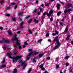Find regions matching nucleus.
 I'll list each match as a JSON object with an SVG mask.
<instances>
[{"label":"nucleus","mask_w":73,"mask_h":73,"mask_svg":"<svg viewBox=\"0 0 73 73\" xmlns=\"http://www.w3.org/2000/svg\"><path fill=\"white\" fill-rule=\"evenodd\" d=\"M41 6L42 7H44V4H42L41 5Z\"/></svg>","instance_id":"13d9d810"},{"label":"nucleus","mask_w":73,"mask_h":73,"mask_svg":"<svg viewBox=\"0 0 73 73\" xmlns=\"http://www.w3.org/2000/svg\"><path fill=\"white\" fill-rule=\"evenodd\" d=\"M36 11H37V9H34V10L33 11V12L34 13L36 12Z\"/></svg>","instance_id":"58836bf2"},{"label":"nucleus","mask_w":73,"mask_h":73,"mask_svg":"<svg viewBox=\"0 0 73 73\" xmlns=\"http://www.w3.org/2000/svg\"><path fill=\"white\" fill-rule=\"evenodd\" d=\"M20 33H21V32L20 31H18L17 32V34H20Z\"/></svg>","instance_id":"8fccbe9b"},{"label":"nucleus","mask_w":73,"mask_h":73,"mask_svg":"<svg viewBox=\"0 0 73 73\" xmlns=\"http://www.w3.org/2000/svg\"><path fill=\"white\" fill-rule=\"evenodd\" d=\"M14 55H16V54H17V52H14Z\"/></svg>","instance_id":"680f3d73"},{"label":"nucleus","mask_w":73,"mask_h":73,"mask_svg":"<svg viewBox=\"0 0 73 73\" xmlns=\"http://www.w3.org/2000/svg\"><path fill=\"white\" fill-rule=\"evenodd\" d=\"M67 12H68V10L67 9H66L64 11V13L65 14H66L67 13Z\"/></svg>","instance_id":"aec40b11"},{"label":"nucleus","mask_w":73,"mask_h":73,"mask_svg":"<svg viewBox=\"0 0 73 73\" xmlns=\"http://www.w3.org/2000/svg\"><path fill=\"white\" fill-rule=\"evenodd\" d=\"M12 20H13V21H16V18H12Z\"/></svg>","instance_id":"bb28decb"},{"label":"nucleus","mask_w":73,"mask_h":73,"mask_svg":"<svg viewBox=\"0 0 73 73\" xmlns=\"http://www.w3.org/2000/svg\"><path fill=\"white\" fill-rule=\"evenodd\" d=\"M4 0H2L1 1V5H3V3H4Z\"/></svg>","instance_id":"c756f323"},{"label":"nucleus","mask_w":73,"mask_h":73,"mask_svg":"<svg viewBox=\"0 0 73 73\" xmlns=\"http://www.w3.org/2000/svg\"><path fill=\"white\" fill-rule=\"evenodd\" d=\"M66 6L67 7H72L73 6H72V4H70V3H68L67 4Z\"/></svg>","instance_id":"9b49d317"},{"label":"nucleus","mask_w":73,"mask_h":73,"mask_svg":"<svg viewBox=\"0 0 73 73\" xmlns=\"http://www.w3.org/2000/svg\"><path fill=\"white\" fill-rule=\"evenodd\" d=\"M46 37H49V33H47L46 35Z\"/></svg>","instance_id":"cd10ccee"},{"label":"nucleus","mask_w":73,"mask_h":73,"mask_svg":"<svg viewBox=\"0 0 73 73\" xmlns=\"http://www.w3.org/2000/svg\"><path fill=\"white\" fill-rule=\"evenodd\" d=\"M37 15H40V11H38L37 13Z\"/></svg>","instance_id":"49530a36"},{"label":"nucleus","mask_w":73,"mask_h":73,"mask_svg":"<svg viewBox=\"0 0 73 73\" xmlns=\"http://www.w3.org/2000/svg\"><path fill=\"white\" fill-rule=\"evenodd\" d=\"M68 58H69V56H66L65 57V60H68Z\"/></svg>","instance_id":"72a5a7b5"},{"label":"nucleus","mask_w":73,"mask_h":73,"mask_svg":"<svg viewBox=\"0 0 73 73\" xmlns=\"http://www.w3.org/2000/svg\"><path fill=\"white\" fill-rule=\"evenodd\" d=\"M56 42L57 43L58 45H60V43L58 40H56Z\"/></svg>","instance_id":"c85d7f7f"},{"label":"nucleus","mask_w":73,"mask_h":73,"mask_svg":"<svg viewBox=\"0 0 73 73\" xmlns=\"http://www.w3.org/2000/svg\"><path fill=\"white\" fill-rule=\"evenodd\" d=\"M17 69H16L15 68L13 71V73H17Z\"/></svg>","instance_id":"4468645a"},{"label":"nucleus","mask_w":73,"mask_h":73,"mask_svg":"<svg viewBox=\"0 0 73 73\" xmlns=\"http://www.w3.org/2000/svg\"><path fill=\"white\" fill-rule=\"evenodd\" d=\"M22 57L21 56H18L16 57H15L14 58V59H13V63H16L17 62V60H19Z\"/></svg>","instance_id":"f03ea898"},{"label":"nucleus","mask_w":73,"mask_h":73,"mask_svg":"<svg viewBox=\"0 0 73 73\" xmlns=\"http://www.w3.org/2000/svg\"><path fill=\"white\" fill-rule=\"evenodd\" d=\"M19 62V64H21V66H22V65H23V64H24V62H23L22 61V60H19L18 61Z\"/></svg>","instance_id":"1a4fd4ad"},{"label":"nucleus","mask_w":73,"mask_h":73,"mask_svg":"<svg viewBox=\"0 0 73 73\" xmlns=\"http://www.w3.org/2000/svg\"><path fill=\"white\" fill-rule=\"evenodd\" d=\"M36 57H35L33 59V60H34L33 61V62H36V61L35 60H36Z\"/></svg>","instance_id":"dca6fc26"},{"label":"nucleus","mask_w":73,"mask_h":73,"mask_svg":"<svg viewBox=\"0 0 73 73\" xmlns=\"http://www.w3.org/2000/svg\"><path fill=\"white\" fill-rule=\"evenodd\" d=\"M15 4H16L15 3H11V5H15Z\"/></svg>","instance_id":"e2e57ef3"},{"label":"nucleus","mask_w":73,"mask_h":73,"mask_svg":"<svg viewBox=\"0 0 73 73\" xmlns=\"http://www.w3.org/2000/svg\"><path fill=\"white\" fill-rule=\"evenodd\" d=\"M45 18V16L43 15L42 16V18L41 19H42V20H43V19H44Z\"/></svg>","instance_id":"b1692460"},{"label":"nucleus","mask_w":73,"mask_h":73,"mask_svg":"<svg viewBox=\"0 0 73 73\" xmlns=\"http://www.w3.org/2000/svg\"><path fill=\"white\" fill-rule=\"evenodd\" d=\"M46 59L47 60H50V57H47L46 58Z\"/></svg>","instance_id":"4c0bfd02"},{"label":"nucleus","mask_w":73,"mask_h":73,"mask_svg":"<svg viewBox=\"0 0 73 73\" xmlns=\"http://www.w3.org/2000/svg\"><path fill=\"white\" fill-rule=\"evenodd\" d=\"M58 38V36H57L55 37V39L56 40H57Z\"/></svg>","instance_id":"3c124183"},{"label":"nucleus","mask_w":73,"mask_h":73,"mask_svg":"<svg viewBox=\"0 0 73 73\" xmlns=\"http://www.w3.org/2000/svg\"><path fill=\"white\" fill-rule=\"evenodd\" d=\"M48 13H47V12H44L43 14L42 15L43 16H45L46 15H47V16H48Z\"/></svg>","instance_id":"2eb2a0df"},{"label":"nucleus","mask_w":73,"mask_h":73,"mask_svg":"<svg viewBox=\"0 0 73 73\" xmlns=\"http://www.w3.org/2000/svg\"><path fill=\"white\" fill-rule=\"evenodd\" d=\"M61 12L59 11V12L57 14V15L58 16H60V15H61Z\"/></svg>","instance_id":"a211bd4d"},{"label":"nucleus","mask_w":73,"mask_h":73,"mask_svg":"<svg viewBox=\"0 0 73 73\" xmlns=\"http://www.w3.org/2000/svg\"><path fill=\"white\" fill-rule=\"evenodd\" d=\"M26 46H25V45H23V48H25Z\"/></svg>","instance_id":"69168bd1"},{"label":"nucleus","mask_w":73,"mask_h":73,"mask_svg":"<svg viewBox=\"0 0 73 73\" xmlns=\"http://www.w3.org/2000/svg\"><path fill=\"white\" fill-rule=\"evenodd\" d=\"M29 58H30V57H26V59L27 60H29Z\"/></svg>","instance_id":"e433bc0d"},{"label":"nucleus","mask_w":73,"mask_h":73,"mask_svg":"<svg viewBox=\"0 0 73 73\" xmlns=\"http://www.w3.org/2000/svg\"><path fill=\"white\" fill-rule=\"evenodd\" d=\"M28 50L29 51V52H31V51H32V49H28Z\"/></svg>","instance_id":"5fc2aeb1"},{"label":"nucleus","mask_w":73,"mask_h":73,"mask_svg":"<svg viewBox=\"0 0 73 73\" xmlns=\"http://www.w3.org/2000/svg\"><path fill=\"white\" fill-rule=\"evenodd\" d=\"M14 38H13V41H15V40H16L17 41V42H16V44L18 46V47L19 49H21V46L20 45V44L19 42V40H18V39L16 37H17V35L16 34H15L14 35Z\"/></svg>","instance_id":"f257e3e1"},{"label":"nucleus","mask_w":73,"mask_h":73,"mask_svg":"<svg viewBox=\"0 0 73 73\" xmlns=\"http://www.w3.org/2000/svg\"><path fill=\"white\" fill-rule=\"evenodd\" d=\"M32 21V19H30L29 21V24H31V23Z\"/></svg>","instance_id":"412c9836"},{"label":"nucleus","mask_w":73,"mask_h":73,"mask_svg":"<svg viewBox=\"0 0 73 73\" xmlns=\"http://www.w3.org/2000/svg\"><path fill=\"white\" fill-rule=\"evenodd\" d=\"M10 9H11V7H7V10Z\"/></svg>","instance_id":"0e129e2a"},{"label":"nucleus","mask_w":73,"mask_h":73,"mask_svg":"<svg viewBox=\"0 0 73 73\" xmlns=\"http://www.w3.org/2000/svg\"><path fill=\"white\" fill-rule=\"evenodd\" d=\"M32 71V69L30 68L28 71V73H30V72Z\"/></svg>","instance_id":"5701e85b"},{"label":"nucleus","mask_w":73,"mask_h":73,"mask_svg":"<svg viewBox=\"0 0 73 73\" xmlns=\"http://www.w3.org/2000/svg\"><path fill=\"white\" fill-rule=\"evenodd\" d=\"M53 20V17H51L50 19V21H52Z\"/></svg>","instance_id":"79ce46f5"},{"label":"nucleus","mask_w":73,"mask_h":73,"mask_svg":"<svg viewBox=\"0 0 73 73\" xmlns=\"http://www.w3.org/2000/svg\"><path fill=\"white\" fill-rule=\"evenodd\" d=\"M8 34L9 36H11L12 35V33H11V31H9Z\"/></svg>","instance_id":"ddd939ff"},{"label":"nucleus","mask_w":73,"mask_h":73,"mask_svg":"<svg viewBox=\"0 0 73 73\" xmlns=\"http://www.w3.org/2000/svg\"><path fill=\"white\" fill-rule=\"evenodd\" d=\"M49 5V3H48L45 5V6H48Z\"/></svg>","instance_id":"338daca9"},{"label":"nucleus","mask_w":73,"mask_h":73,"mask_svg":"<svg viewBox=\"0 0 73 73\" xmlns=\"http://www.w3.org/2000/svg\"><path fill=\"white\" fill-rule=\"evenodd\" d=\"M7 55L9 56V58H11V59H12V57L11 56H12V53H7Z\"/></svg>","instance_id":"0eeeda50"},{"label":"nucleus","mask_w":73,"mask_h":73,"mask_svg":"<svg viewBox=\"0 0 73 73\" xmlns=\"http://www.w3.org/2000/svg\"><path fill=\"white\" fill-rule=\"evenodd\" d=\"M69 38H70V35H68L66 38V40H68L69 39Z\"/></svg>","instance_id":"4be33fe9"},{"label":"nucleus","mask_w":73,"mask_h":73,"mask_svg":"<svg viewBox=\"0 0 73 73\" xmlns=\"http://www.w3.org/2000/svg\"><path fill=\"white\" fill-rule=\"evenodd\" d=\"M42 41V39H40L38 41V42H40Z\"/></svg>","instance_id":"c9c22d12"},{"label":"nucleus","mask_w":73,"mask_h":73,"mask_svg":"<svg viewBox=\"0 0 73 73\" xmlns=\"http://www.w3.org/2000/svg\"><path fill=\"white\" fill-rule=\"evenodd\" d=\"M2 41L4 42H6L7 43H9V41L5 40V38H2Z\"/></svg>","instance_id":"423d86ee"},{"label":"nucleus","mask_w":73,"mask_h":73,"mask_svg":"<svg viewBox=\"0 0 73 73\" xmlns=\"http://www.w3.org/2000/svg\"><path fill=\"white\" fill-rule=\"evenodd\" d=\"M5 58H3V61H2L1 65V69L6 67V65L4 64V63L5 62Z\"/></svg>","instance_id":"7ed1b4c3"},{"label":"nucleus","mask_w":73,"mask_h":73,"mask_svg":"<svg viewBox=\"0 0 73 73\" xmlns=\"http://www.w3.org/2000/svg\"><path fill=\"white\" fill-rule=\"evenodd\" d=\"M44 9H42V8L40 9V12H43V11H44Z\"/></svg>","instance_id":"37998d69"},{"label":"nucleus","mask_w":73,"mask_h":73,"mask_svg":"<svg viewBox=\"0 0 73 73\" xmlns=\"http://www.w3.org/2000/svg\"><path fill=\"white\" fill-rule=\"evenodd\" d=\"M23 22H22L21 23V27H22L23 26Z\"/></svg>","instance_id":"09e8293b"},{"label":"nucleus","mask_w":73,"mask_h":73,"mask_svg":"<svg viewBox=\"0 0 73 73\" xmlns=\"http://www.w3.org/2000/svg\"><path fill=\"white\" fill-rule=\"evenodd\" d=\"M53 13V10L52 9H51L50 11L49 12V13H48L47 14V16H48V17H50V16H51V15Z\"/></svg>","instance_id":"20e7f679"},{"label":"nucleus","mask_w":73,"mask_h":73,"mask_svg":"<svg viewBox=\"0 0 73 73\" xmlns=\"http://www.w3.org/2000/svg\"><path fill=\"white\" fill-rule=\"evenodd\" d=\"M27 65H28V64H25L23 66V69H25V68L26 67V66H27Z\"/></svg>","instance_id":"6ab92c4d"},{"label":"nucleus","mask_w":73,"mask_h":73,"mask_svg":"<svg viewBox=\"0 0 73 73\" xmlns=\"http://www.w3.org/2000/svg\"><path fill=\"white\" fill-rule=\"evenodd\" d=\"M11 16V15H10V14H7L6 15V16Z\"/></svg>","instance_id":"4d7b16f0"},{"label":"nucleus","mask_w":73,"mask_h":73,"mask_svg":"<svg viewBox=\"0 0 73 73\" xmlns=\"http://www.w3.org/2000/svg\"><path fill=\"white\" fill-rule=\"evenodd\" d=\"M16 48H17V46H14V50H16Z\"/></svg>","instance_id":"a19ab883"},{"label":"nucleus","mask_w":73,"mask_h":73,"mask_svg":"<svg viewBox=\"0 0 73 73\" xmlns=\"http://www.w3.org/2000/svg\"><path fill=\"white\" fill-rule=\"evenodd\" d=\"M34 20L35 22L36 23V24H37V20H36V19H34Z\"/></svg>","instance_id":"de8ad7c7"},{"label":"nucleus","mask_w":73,"mask_h":73,"mask_svg":"<svg viewBox=\"0 0 73 73\" xmlns=\"http://www.w3.org/2000/svg\"><path fill=\"white\" fill-rule=\"evenodd\" d=\"M18 16H23V15L21 14V13H19V14L18 15Z\"/></svg>","instance_id":"a18cd8bd"},{"label":"nucleus","mask_w":73,"mask_h":73,"mask_svg":"<svg viewBox=\"0 0 73 73\" xmlns=\"http://www.w3.org/2000/svg\"><path fill=\"white\" fill-rule=\"evenodd\" d=\"M3 49H4V50H5L6 49V48H5V45H4L3 47Z\"/></svg>","instance_id":"603ef678"},{"label":"nucleus","mask_w":73,"mask_h":73,"mask_svg":"<svg viewBox=\"0 0 73 73\" xmlns=\"http://www.w3.org/2000/svg\"><path fill=\"white\" fill-rule=\"evenodd\" d=\"M52 35L53 36H56V33H54Z\"/></svg>","instance_id":"864d4df0"},{"label":"nucleus","mask_w":73,"mask_h":73,"mask_svg":"<svg viewBox=\"0 0 73 73\" xmlns=\"http://www.w3.org/2000/svg\"><path fill=\"white\" fill-rule=\"evenodd\" d=\"M31 17V15H28L26 17V19H28L29 17Z\"/></svg>","instance_id":"f704fd0d"},{"label":"nucleus","mask_w":73,"mask_h":73,"mask_svg":"<svg viewBox=\"0 0 73 73\" xmlns=\"http://www.w3.org/2000/svg\"><path fill=\"white\" fill-rule=\"evenodd\" d=\"M33 53V52L32 51L28 55V56H31L32 54Z\"/></svg>","instance_id":"f3484780"},{"label":"nucleus","mask_w":73,"mask_h":73,"mask_svg":"<svg viewBox=\"0 0 73 73\" xmlns=\"http://www.w3.org/2000/svg\"><path fill=\"white\" fill-rule=\"evenodd\" d=\"M72 9H68V10H67L68 11V12H70V11H72Z\"/></svg>","instance_id":"7c9ffc66"},{"label":"nucleus","mask_w":73,"mask_h":73,"mask_svg":"<svg viewBox=\"0 0 73 73\" xmlns=\"http://www.w3.org/2000/svg\"><path fill=\"white\" fill-rule=\"evenodd\" d=\"M58 68H59V65H58V64H57L56 66V69H58Z\"/></svg>","instance_id":"393cba45"},{"label":"nucleus","mask_w":73,"mask_h":73,"mask_svg":"<svg viewBox=\"0 0 73 73\" xmlns=\"http://www.w3.org/2000/svg\"><path fill=\"white\" fill-rule=\"evenodd\" d=\"M42 56H43V54H40L39 55V57L40 58L42 57Z\"/></svg>","instance_id":"a878e982"},{"label":"nucleus","mask_w":73,"mask_h":73,"mask_svg":"<svg viewBox=\"0 0 73 73\" xmlns=\"http://www.w3.org/2000/svg\"><path fill=\"white\" fill-rule=\"evenodd\" d=\"M61 6V5L60 4H57V8L58 9H60V7Z\"/></svg>","instance_id":"f8f14e48"},{"label":"nucleus","mask_w":73,"mask_h":73,"mask_svg":"<svg viewBox=\"0 0 73 73\" xmlns=\"http://www.w3.org/2000/svg\"><path fill=\"white\" fill-rule=\"evenodd\" d=\"M29 34H32V31H31V30H29Z\"/></svg>","instance_id":"ea45409f"},{"label":"nucleus","mask_w":73,"mask_h":73,"mask_svg":"<svg viewBox=\"0 0 73 73\" xmlns=\"http://www.w3.org/2000/svg\"><path fill=\"white\" fill-rule=\"evenodd\" d=\"M39 67H40V68H41L42 70H45V68H44V66H43V64H41V65L39 66Z\"/></svg>","instance_id":"39448f33"},{"label":"nucleus","mask_w":73,"mask_h":73,"mask_svg":"<svg viewBox=\"0 0 73 73\" xmlns=\"http://www.w3.org/2000/svg\"><path fill=\"white\" fill-rule=\"evenodd\" d=\"M66 66H69V63H66Z\"/></svg>","instance_id":"c03bdc74"},{"label":"nucleus","mask_w":73,"mask_h":73,"mask_svg":"<svg viewBox=\"0 0 73 73\" xmlns=\"http://www.w3.org/2000/svg\"><path fill=\"white\" fill-rule=\"evenodd\" d=\"M60 25H63V23H60Z\"/></svg>","instance_id":"774afa93"},{"label":"nucleus","mask_w":73,"mask_h":73,"mask_svg":"<svg viewBox=\"0 0 73 73\" xmlns=\"http://www.w3.org/2000/svg\"><path fill=\"white\" fill-rule=\"evenodd\" d=\"M24 44L25 45H28V43L27 42H24Z\"/></svg>","instance_id":"6e6d98bb"},{"label":"nucleus","mask_w":73,"mask_h":73,"mask_svg":"<svg viewBox=\"0 0 73 73\" xmlns=\"http://www.w3.org/2000/svg\"><path fill=\"white\" fill-rule=\"evenodd\" d=\"M48 41H49V42H51L52 41V40H51V39H48Z\"/></svg>","instance_id":"052dcab7"},{"label":"nucleus","mask_w":73,"mask_h":73,"mask_svg":"<svg viewBox=\"0 0 73 73\" xmlns=\"http://www.w3.org/2000/svg\"><path fill=\"white\" fill-rule=\"evenodd\" d=\"M60 45H56L55 47L54 48V50H56V49H58V48H59V47H60Z\"/></svg>","instance_id":"9d476101"},{"label":"nucleus","mask_w":73,"mask_h":73,"mask_svg":"<svg viewBox=\"0 0 73 73\" xmlns=\"http://www.w3.org/2000/svg\"><path fill=\"white\" fill-rule=\"evenodd\" d=\"M55 33L56 34V35H58V32L57 30H55Z\"/></svg>","instance_id":"473e14b6"},{"label":"nucleus","mask_w":73,"mask_h":73,"mask_svg":"<svg viewBox=\"0 0 73 73\" xmlns=\"http://www.w3.org/2000/svg\"><path fill=\"white\" fill-rule=\"evenodd\" d=\"M17 7V5H16L14 7V9H16Z\"/></svg>","instance_id":"bf43d9fd"},{"label":"nucleus","mask_w":73,"mask_h":73,"mask_svg":"<svg viewBox=\"0 0 73 73\" xmlns=\"http://www.w3.org/2000/svg\"><path fill=\"white\" fill-rule=\"evenodd\" d=\"M59 57L58 58H56L55 59V61H57L58 60V59H59Z\"/></svg>","instance_id":"2f4dec72"},{"label":"nucleus","mask_w":73,"mask_h":73,"mask_svg":"<svg viewBox=\"0 0 73 73\" xmlns=\"http://www.w3.org/2000/svg\"><path fill=\"white\" fill-rule=\"evenodd\" d=\"M68 26H67L64 31L65 33L66 34L68 32Z\"/></svg>","instance_id":"6e6552de"}]
</instances>
